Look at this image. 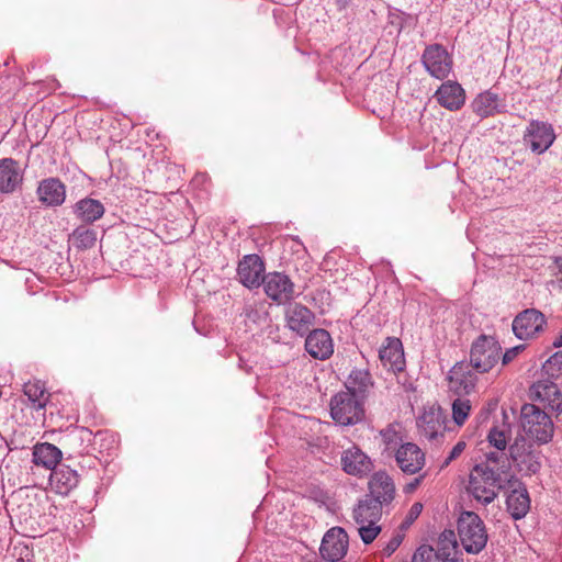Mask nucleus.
Returning a JSON list of instances; mask_svg holds the SVG:
<instances>
[{
    "label": "nucleus",
    "mask_w": 562,
    "mask_h": 562,
    "mask_svg": "<svg viewBox=\"0 0 562 562\" xmlns=\"http://www.w3.org/2000/svg\"><path fill=\"white\" fill-rule=\"evenodd\" d=\"M524 349V345L515 346L513 348L507 349L502 356L503 366L510 363Z\"/></svg>",
    "instance_id": "42"
},
{
    "label": "nucleus",
    "mask_w": 562,
    "mask_h": 562,
    "mask_svg": "<svg viewBox=\"0 0 562 562\" xmlns=\"http://www.w3.org/2000/svg\"><path fill=\"white\" fill-rule=\"evenodd\" d=\"M471 405L469 400L457 398L452 403V418L458 426H462L467 420Z\"/></svg>",
    "instance_id": "38"
},
{
    "label": "nucleus",
    "mask_w": 562,
    "mask_h": 562,
    "mask_svg": "<svg viewBox=\"0 0 562 562\" xmlns=\"http://www.w3.org/2000/svg\"><path fill=\"white\" fill-rule=\"evenodd\" d=\"M61 457V450L48 442L40 443L33 450V462L50 471L60 464Z\"/></svg>",
    "instance_id": "33"
},
{
    "label": "nucleus",
    "mask_w": 562,
    "mask_h": 562,
    "mask_svg": "<svg viewBox=\"0 0 562 562\" xmlns=\"http://www.w3.org/2000/svg\"><path fill=\"white\" fill-rule=\"evenodd\" d=\"M487 441L497 450L504 451L507 447L506 431L501 430L498 427L491 428L487 435Z\"/></svg>",
    "instance_id": "39"
},
{
    "label": "nucleus",
    "mask_w": 562,
    "mask_h": 562,
    "mask_svg": "<svg viewBox=\"0 0 562 562\" xmlns=\"http://www.w3.org/2000/svg\"><path fill=\"white\" fill-rule=\"evenodd\" d=\"M543 369L550 376L562 374V351L553 353L543 364Z\"/></svg>",
    "instance_id": "41"
},
{
    "label": "nucleus",
    "mask_w": 562,
    "mask_h": 562,
    "mask_svg": "<svg viewBox=\"0 0 562 562\" xmlns=\"http://www.w3.org/2000/svg\"><path fill=\"white\" fill-rule=\"evenodd\" d=\"M379 358L383 367L390 371L401 372L405 368L403 346L398 338L387 337L379 350Z\"/></svg>",
    "instance_id": "23"
},
{
    "label": "nucleus",
    "mask_w": 562,
    "mask_h": 562,
    "mask_svg": "<svg viewBox=\"0 0 562 562\" xmlns=\"http://www.w3.org/2000/svg\"><path fill=\"white\" fill-rule=\"evenodd\" d=\"M417 427L420 436L428 440L442 437L446 430V415L440 406H429L423 409L417 418Z\"/></svg>",
    "instance_id": "15"
},
{
    "label": "nucleus",
    "mask_w": 562,
    "mask_h": 562,
    "mask_svg": "<svg viewBox=\"0 0 562 562\" xmlns=\"http://www.w3.org/2000/svg\"><path fill=\"white\" fill-rule=\"evenodd\" d=\"M36 195L45 206H60L66 200V187L59 178H45L38 182Z\"/></svg>",
    "instance_id": "21"
},
{
    "label": "nucleus",
    "mask_w": 562,
    "mask_h": 562,
    "mask_svg": "<svg viewBox=\"0 0 562 562\" xmlns=\"http://www.w3.org/2000/svg\"><path fill=\"white\" fill-rule=\"evenodd\" d=\"M23 171L13 158L0 159V192L11 194L21 188Z\"/></svg>",
    "instance_id": "22"
},
{
    "label": "nucleus",
    "mask_w": 562,
    "mask_h": 562,
    "mask_svg": "<svg viewBox=\"0 0 562 562\" xmlns=\"http://www.w3.org/2000/svg\"><path fill=\"white\" fill-rule=\"evenodd\" d=\"M458 553V540L453 530L445 529L438 537L436 558L441 562H462L456 558Z\"/></svg>",
    "instance_id": "32"
},
{
    "label": "nucleus",
    "mask_w": 562,
    "mask_h": 562,
    "mask_svg": "<svg viewBox=\"0 0 562 562\" xmlns=\"http://www.w3.org/2000/svg\"><path fill=\"white\" fill-rule=\"evenodd\" d=\"M531 396L539 401L546 408L557 413H562V392L558 385L546 379L535 382L530 389Z\"/></svg>",
    "instance_id": "18"
},
{
    "label": "nucleus",
    "mask_w": 562,
    "mask_h": 562,
    "mask_svg": "<svg viewBox=\"0 0 562 562\" xmlns=\"http://www.w3.org/2000/svg\"><path fill=\"white\" fill-rule=\"evenodd\" d=\"M422 64L431 77L443 80L452 71L453 60L447 48L436 43L425 47Z\"/></svg>",
    "instance_id": "7"
},
{
    "label": "nucleus",
    "mask_w": 562,
    "mask_h": 562,
    "mask_svg": "<svg viewBox=\"0 0 562 562\" xmlns=\"http://www.w3.org/2000/svg\"><path fill=\"white\" fill-rule=\"evenodd\" d=\"M501 353L498 340L494 336L481 334L471 345L470 364L477 373H487L498 363Z\"/></svg>",
    "instance_id": "5"
},
{
    "label": "nucleus",
    "mask_w": 562,
    "mask_h": 562,
    "mask_svg": "<svg viewBox=\"0 0 562 562\" xmlns=\"http://www.w3.org/2000/svg\"><path fill=\"white\" fill-rule=\"evenodd\" d=\"M400 429L401 425L398 423H392L380 431V436L382 438V442L385 446V450L396 451L400 445H402L403 438Z\"/></svg>",
    "instance_id": "37"
},
{
    "label": "nucleus",
    "mask_w": 562,
    "mask_h": 562,
    "mask_svg": "<svg viewBox=\"0 0 562 562\" xmlns=\"http://www.w3.org/2000/svg\"><path fill=\"white\" fill-rule=\"evenodd\" d=\"M509 456L520 472L532 475L540 471V452L533 449L524 436H518L509 446Z\"/></svg>",
    "instance_id": "8"
},
{
    "label": "nucleus",
    "mask_w": 562,
    "mask_h": 562,
    "mask_svg": "<svg viewBox=\"0 0 562 562\" xmlns=\"http://www.w3.org/2000/svg\"><path fill=\"white\" fill-rule=\"evenodd\" d=\"M524 143L532 153L543 154L555 139V133L550 123L532 120L524 133Z\"/></svg>",
    "instance_id": "10"
},
{
    "label": "nucleus",
    "mask_w": 562,
    "mask_h": 562,
    "mask_svg": "<svg viewBox=\"0 0 562 562\" xmlns=\"http://www.w3.org/2000/svg\"><path fill=\"white\" fill-rule=\"evenodd\" d=\"M412 562H441L436 558L435 549L429 544H422L413 554Z\"/></svg>",
    "instance_id": "40"
},
{
    "label": "nucleus",
    "mask_w": 562,
    "mask_h": 562,
    "mask_svg": "<svg viewBox=\"0 0 562 562\" xmlns=\"http://www.w3.org/2000/svg\"><path fill=\"white\" fill-rule=\"evenodd\" d=\"M363 404L351 392L340 391L330 400V416L339 425H355L364 418Z\"/></svg>",
    "instance_id": "6"
},
{
    "label": "nucleus",
    "mask_w": 562,
    "mask_h": 562,
    "mask_svg": "<svg viewBox=\"0 0 562 562\" xmlns=\"http://www.w3.org/2000/svg\"><path fill=\"white\" fill-rule=\"evenodd\" d=\"M348 535L341 527L330 528L323 537L319 553L328 562L341 561L348 551Z\"/></svg>",
    "instance_id": "13"
},
{
    "label": "nucleus",
    "mask_w": 562,
    "mask_h": 562,
    "mask_svg": "<svg viewBox=\"0 0 562 562\" xmlns=\"http://www.w3.org/2000/svg\"><path fill=\"white\" fill-rule=\"evenodd\" d=\"M394 456L397 467L407 475L418 474L426 463L424 451L413 442L400 445Z\"/></svg>",
    "instance_id": "16"
},
{
    "label": "nucleus",
    "mask_w": 562,
    "mask_h": 562,
    "mask_svg": "<svg viewBox=\"0 0 562 562\" xmlns=\"http://www.w3.org/2000/svg\"><path fill=\"white\" fill-rule=\"evenodd\" d=\"M265 263L258 255H246L238 263L239 281L248 289L258 288L265 279Z\"/></svg>",
    "instance_id": "19"
},
{
    "label": "nucleus",
    "mask_w": 562,
    "mask_h": 562,
    "mask_svg": "<svg viewBox=\"0 0 562 562\" xmlns=\"http://www.w3.org/2000/svg\"><path fill=\"white\" fill-rule=\"evenodd\" d=\"M502 101L497 93L486 90L476 95L472 102L473 112L480 117L493 116L502 112Z\"/></svg>",
    "instance_id": "31"
},
{
    "label": "nucleus",
    "mask_w": 562,
    "mask_h": 562,
    "mask_svg": "<svg viewBox=\"0 0 562 562\" xmlns=\"http://www.w3.org/2000/svg\"><path fill=\"white\" fill-rule=\"evenodd\" d=\"M305 350L314 359L326 360L334 353V342L330 334L323 328H316L306 334Z\"/></svg>",
    "instance_id": "20"
},
{
    "label": "nucleus",
    "mask_w": 562,
    "mask_h": 562,
    "mask_svg": "<svg viewBox=\"0 0 562 562\" xmlns=\"http://www.w3.org/2000/svg\"><path fill=\"white\" fill-rule=\"evenodd\" d=\"M402 540H403V537L401 535H396V536L392 537L389 540V542L386 543V546L384 547L383 553L387 557L393 554L397 550V548L401 546Z\"/></svg>",
    "instance_id": "44"
},
{
    "label": "nucleus",
    "mask_w": 562,
    "mask_h": 562,
    "mask_svg": "<svg viewBox=\"0 0 562 562\" xmlns=\"http://www.w3.org/2000/svg\"><path fill=\"white\" fill-rule=\"evenodd\" d=\"M49 482L56 493L67 495L77 486L79 475L69 465L60 463L50 471Z\"/></svg>",
    "instance_id": "25"
},
{
    "label": "nucleus",
    "mask_w": 562,
    "mask_h": 562,
    "mask_svg": "<svg viewBox=\"0 0 562 562\" xmlns=\"http://www.w3.org/2000/svg\"><path fill=\"white\" fill-rule=\"evenodd\" d=\"M520 426L524 432L539 445L548 443L553 437V422L535 404L527 403L521 406Z\"/></svg>",
    "instance_id": "4"
},
{
    "label": "nucleus",
    "mask_w": 562,
    "mask_h": 562,
    "mask_svg": "<svg viewBox=\"0 0 562 562\" xmlns=\"http://www.w3.org/2000/svg\"><path fill=\"white\" fill-rule=\"evenodd\" d=\"M105 212L104 205L95 199L83 198L72 205V213L83 225H91L100 220Z\"/></svg>",
    "instance_id": "27"
},
{
    "label": "nucleus",
    "mask_w": 562,
    "mask_h": 562,
    "mask_svg": "<svg viewBox=\"0 0 562 562\" xmlns=\"http://www.w3.org/2000/svg\"><path fill=\"white\" fill-rule=\"evenodd\" d=\"M552 345L555 348L562 347V329L560 330L559 335L554 338Z\"/></svg>",
    "instance_id": "48"
},
{
    "label": "nucleus",
    "mask_w": 562,
    "mask_h": 562,
    "mask_svg": "<svg viewBox=\"0 0 562 562\" xmlns=\"http://www.w3.org/2000/svg\"><path fill=\"white\" fill-rule=\"evenodd\" d=\"M93 432L86 427H72L59 439V443L69 458L92 456Z\"/></svg>",
    "instance_id": "9"
},
{
    "label": "nucleus",
    "mask_w": 562,
    "mask_h": 562,
    "mask_svg": "<svg viewBox=\"0 0 562 562\" xmlns=\"http://www.w3.org/2000/svg\"><path fill=\"white\" fill-rule=\"evenodd\" d=\"M546 316L536 308H527L520 312L513 321V331L520 340L536 337L544 330Z\"/></svg>",
    "instance_id": "11"
},
{
    "label": "nucleus",
    "mask_w": 562,
    "mask_h": 562,
    "mask_svg": "<svg viewBox=\"0 0 562 562\" xmlns=\"http://www.w3.org/2000/svg\"><path fill=\"white\" fill-rule=\"evenodd\" d=\"M427 473L424 472V473H420L418 476H416L413 481H411L409 483H407L403 491L404 493L406 494H409V493H413L420 484L422 482L424 481V479L426 477Z\"/></svg>",
    "instance_id": "45"
},
{
    "label": "nucleus",
    "mask_w": 562,
    "mask_h": 562,
    "mask_svg": "<svg viewBox=\"0 0 562 562\" xmlns=\"http://www.w3.org/2000/svg\"><path fill=\"white\" fill-rule=\"evenodd\" d=\"M458 537L464 551L469 554L481 553L488 540L486 526L474 512L464 510L457 521Z\"/></svg>",
    "instance_id": "2"
},
{
    "label": "nucleus",
    "mask_w": 562,
    "mask_h": 562,
    "mask_svg": "<svg viewBox=\"0 0 562 562\" xmlns=\"http://www.w3.org/2000/svg\"><path fill=\"white\" fill-rule=\"evenodd\" d=\"M68 240L78 250L91 249L97 243V231L88 225H80L72 231Z\"/></svg>",
    "instance_id": "35"
},
{
    "label": "nucleus",
    "mask_w": 562,
    "mask_h": 562,
    "mask_svg": "<svg viewBox=\"0 0 562 562\" xmlns=\"http://www.w3.org/2000/svg\"><path fill=\"white\" fill-rule=\"evenodd\" d=\"M422 510H423V505L420 503H414L412 505V507L409 508L408 514L406 516V522L411 524L415 519H417V517L420 515Z\"/></svg>",
    "instance_id": "46"
},
{
    "label": "nucleus",
    "mask_w": 562,
    "mask_h": 562,
    "mask_svg": "<svg viewBox=\"0 0 562 562\" xmlns=\"http://www.w3.org/2000/svg\"><path fill=\"white\" fill-rule=\"evenodd\" d=\"M335 4L339 11H342L351 4V0H335Z\"/></svg>",
    "instance_id": "47"
},
{
    "label": "nucleus",
    "mask_w": 562,
    "mask_h": 562,
    "mask_svg": "<svg viewBox=\"0 0 562 562\" xmlns=\"http://www.w3.org/2000/svg\"><path fill=\"white\" fill-rule=\"evenodd\" d=\"M284 319L291 331L305 336L314 325L315 314L306 305L290 301L284 310Z\"/></svg>",
    "instance_id": "14"
},
{
    "label": "nucleus",
    "mask_w": 562,
    "mask_h": 562,
    "mask_svg": "<svg viewBox=\"0 0 562 562\" xmlns=\"http://www.w3.org/2000/svg\"><path fill=\"white\" fill-rule=\"evenodd\" d=\"M513 477L504 454L490 452L485 460L471 470L468 492L476 502L486 506L509 485Z\"/></svg>",
    "instance_id": "1"
},
{
    "label": "nucleus",
    "mask_w": 562,
    "mask_h": 562,
    "mask_svg": "<svg viewBox=\"0 0 562 562\" xmlns=\"http://www.w3.org/2000/svg\"><path fill=\"white\" fill-rule=\"evenodd\" d=\"M382 507L383 505H381L380 501L364 495L353 508L352 517L359 526V536L366 544L372 543L381 532V527L378 522L382 517Z\"/></svg>",
    "instance_id": "3"
},
{
    "label": "nucleus",
    "mask_w": 562,
    "mask_h": 562,
    "mask_svg": "<svg viewBox=\"0 0 562 562\" xmlns=\"http://www.w3.org/2000/svg\"><path fill=\"white\" fill-rule=\"evenodd\" d=\"M93 453L92 457L98 459V454H110L116 448V436L110 430H99L93 434Z\"/></svg>",
    "instance_id": "36"
},
{
    "label": "nucleus",
    "mask_w": 562,
    "mask_h": 562,
    "mask_svg": "<svg viewBox=\"0 0 562 562\" xmlns=\"http://www.w3.org/2000/svg\"><path fill=\"white\" fill-rule=\"evenodd\" d=\"M506 498L507 510L514 519L524 518L530 508V498L527 488L519 482Z\"/></svg>",
    "instance_id": "30"
},
{
    "label": "nucleus",
    "mask_w": 562,
    "mask_h": 562,
    "mask_svg": "<svg viewBox=\"0 0 562 562\" xmlns=\"http://www.w3.org/2000/svg\"><path fill=\"white\" fill-rule=\"evenodd\" d=\"M261 284L267 296L278 304H286L295 296L294 283L283 272L268 273Z\"/></svg>",
    "instance_id": "12"
},
{
    "label": "nucleus",
    "mask_w": 562,
    "mask_h": 562,
    "mask_svg": "<svg viewBox=\"0 0 562 562\" xmlns=\"http://www.w3.org/2000/svg\"><path fill=\"white\" fill-rule=\"evenodd\" d=\"M467 447V443L462 440L458 441L453 448L451 449L449 456L447 457V459L445 460L443 462V467L445 465H448L450 462H452L453 460H456L458 457L461 456V453L464 451Z\"/></svg>",
    "instance_id": "43"
},
{
    "label": "nucleus",
    "mask_w": 562,
    "mask_h": 562,
    "mask_svg": "<svg viewBox=\"0 0 562 562\" xmlns=\"http://www.w3.org/2000/svg\"><path fill=\"white\" fill-rule=\"evenodd\" d=\"M23 393L35 411L45 409L49 404L50 394L41 380L29 381L23 385Z\"/></svg>",
    "instance_id": "34"
},
{
    "label": "nucleus",
    "mask_w": 562,
    "mask_h": 562,
    "mask_svg": "<svg viewBox=\"0 0 562 562\" xmlns=\"http://www.w3.org/2000/svg\"><path fill=\"white\" fill-rule=\"evenodd\" d=\"M374 382L368 369L353 368L345 383L346 391L364 401Z\"/></svg>",
    "instance_id": "28"
},
{
    "label": "nucleus",
    "mask_w": 562,
    "mask_h": 562,
    "mask_svg": "<svg viewBox=\"0 0 562 562\" xmlns=\"http://www.w3.org/2000/svg\"><path fill=\"white\" fill-rule=\"evenodd\" d=\"M342 470L352 476H367L373 469L371 458L359 447L352 446L341 453L340 458Z\"/></svg>",
    "instance_id": "17"
},
{
    "label": "nucleus",
    "mask_w": 562,
    "mask_h": 562,
    "mask_svg": "<svg viewBox=\"0 0 562 562\" xmlns=\"http://www.w3.org/2000/svg\"><path fill=\"white\" fill-rule=\"evenodd\" d=\"M438 103L450 110H459L465 101V93L460 83L456 81H447L442 83L435 94Z\"/></svg>",
    "instance_id": "26"
},
{
    "label": "nucleus",
    "mask_w": 562,
    "mask_h": 562,
    "mask_svg": "<svg viewBox=\"0 0 562 562\" xmlns=\"http://www.w3.org/2000/svg\"><path fill=\"white\" fill-rule=\"evenodd\" d=\"M472 367L469 362H457L448 373L449 382L458 390L469 394L475 387L476 375L472 372Z\"/></svg>",
    "instance_id": "29"
},
{
    "label": "nucleus",
    "mask_w": 562,
    "mask_h": 562,
    "mask_svg": "<svg viewBox=\"0 0 562 562\" xmlns=\"http://www.w3.org/2000/svg\"><path fill=\"white\" fill-rule=\"evenodd\" d=\"M367 496L380 501L381 505H389L395 496V485L392 477L385 471L375 472L369 483Z\"/></svg>",
    "instance_id": "24"
},
{
    "label": "nucleus",
    "mask_w": 562,
    "mask_h": 562,
    "mask_svg": "<svg viewBox=\"0 0 562 562\" xmlns=\"http://www.w3.org/2000/svg\"><path fill=\"white\" fill-rule=\"evenodd\" d=\"M304 562H318L316 559L312 560H305Z\"/></svg>",
    "instance_id": "49"
}]
</instances>
